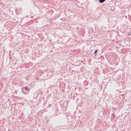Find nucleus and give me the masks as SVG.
<instances>
[{"mask_svg":"<svg viewBox=\"0 0 131 131\" xmlns=\"http://www.w3.org/2000/svg\"><path fill=\"white\" fill-rule=\"evenodd\" d=\"M80 98H81V95L78 94L77 96H75L74 97V99H76V102H78V101H79V100L80 99Z\"/></svg>","mask_w":131,"mask_h":131,"instance_id":"obj_3","label":"nucleus"},{"mask_svg":"<svg viewBox=\"0 0 131 131\" xmlns=\"http://www.w3.org/2000/svg\"><path fill=\"white\" fill-rule=\"evenodd\" d=\"M130 35H131V33H129L128 34V36H130Z\"/></svg>","mask_w":131,"mask_h":131,"instance_id":"obj_8","label":"nucleus"},{"mask_svg":"<svg viewBox=\"0 0 131 131\" xmlns=\"http://www.w3.org/2000/svg\"><path fill=\"white\" fill-rule=\"evenodd\" d=\"M110 25L112 28H113L117 25V21L116 20H114L112 23H110Z\"/></svg>","mask_w":131,"mask_h":131,"instance_id":"obj_2","label":"nucleus"},{"mask_svg":"<svg viewBox=\"0 0 131 131\" xmlns=\"http://www.w3.org/2000/svg\"><path fill=\"white\" fill-rule=\"evenodd\" d=\"M22 92L24 93V94H26V95H27V94H29V92H30V89L27 86H25L22 89Z\"/></svg>","mask_w":131,"mask_h":131,"instance_id":"obj_1","label":"nucleus"},{"mask_svg":"<svg viewBox=\"0 0 131 131\" xmlns=\"http://www.w3.org/2000/svg\"><path fill=\"white\" fill-rule=\"evenodd\" d=\"M98 53V49L95 50L94 53V55H95V56H97V53Z\"/></svg>","mask_w":131,"mask_h":131,"instance_id":"obj_7","label":"nucleus"},{"mask_svg":"<svg viewBox=\"0 0 131 131\" xmlns=\"http://www.w3.org/2000/svg\"><path fill=\"white\" fill-rule=\"evenodd\" d=\"M83 84L85 86H88L89 85V83L86 81H84L83 82Z\"/></svg>","mask_w":131,"mask_h":131,"instance_id":"obj_4","label":"nucleus"},{"mask_svg":"<svg viewBox=\"0 0 131 131\" xmlns=\"http://www.w3.org/2000/svg\"><path fill=\"white\" fill-rule=\"evenodd\" d=\"M71 125H76V121H74L72 123H71Z\"/></svg>","mask_w":131,"mask_h":131,"instance_id":"obj_5","label":"nucleus"},{"mask_svg":"<svg viewBox=\"0 0 131 131\" xmlns=\"http://www.w3.org/2000/svg\"><path fill=\"white\" fill-rule=\"evenodd\" d=\"M100 4H103V3L106 2V0H98Z\"/></svg>","mask_w":131,"mask_h":131,"instance_id":"obj_6","label":"nucleus"}]
</instances>
